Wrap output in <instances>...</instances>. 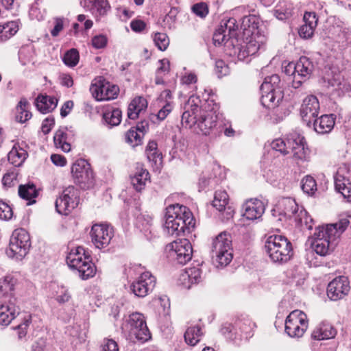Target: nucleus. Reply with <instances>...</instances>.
Returning <instances> with one entry per match:
<instances>
[{
	"label": "nucleus",
	"mask_w": 351,
	"mask_h": 351,
	"mask_svg": "<svg viewBox=\"0 0 351 351\" xmlns=\"http://www.w3.org/2000/svg\"><path fill=\"white\" fill-rule=\"evenodd\" d=\"M58 104V99L55 97L39 95L36 100L35 105L38 111L47 114L53 110Z\"/></svg>",
	"instance_id": "nucleus-30"
},
{
	"label": "nucleus",
	"mask_w": 351,
	"mask_h": 351,
	"mask_svg": "<svg viewBox=\"0 0 351 351\" xmlns=\"http://www.w3.org/2000/svg\"><path fill=\"white\" fill-rule=\"evenodd\" d=\"M271 147L274 150L278 151L283 155H286L289 153V147L287 141L285 142L281 138L275 139L271 142Z\"/></svg>",
	"instance_id": "nucleus-53"
},
{
	"label": "nucleus",
	"mask_w": 351,
	"mask_h": 351,
	"mask_svg": "<svg viewBox=\"0 0 351 351\" xmlns=\"http://www.w3.org/2000/svg\"><path fill=\"white\" fill-rule=\"evenodd\" d=\"M145 27L146 24L142 20H133L130 23V27L135 32H141Z\"/></svg>",
	"instance_id": "nucleus-64"
},
{
	"label": "nucleus",
	"mask_w": 351,
	"mask_h": 351,
	"mask_svg": "<svg viewBox=\"0 0 351 351\" xmlns=\"http://www.w3.org/2000/svg\"><path fill=\"white\" fill-rule=\"evenodd\" d=\"M64 64L69 66H75L79 62V53L75 49H71L64 56Z\"/></svg>",
	"instance_id": "nucleus-51"
},
{
	"label": "nucleus",
	"mask_w": 351,
	"mask_h": 351,
	"mask_svg": "<svg viewBox=\"0 0 351 351\" xmlns=\"http://www.w3.org/2000/svg\"><path fill=\"white\" fill-rule=\"evenodd\" d=\"M302 191L308 195H313L317 191L315 180L311 176H305L301 182Z\"/></svg>",
	"instance_id": "nucleus-47"
},
{
	"label": "nucleus",
	"mask_w": 351,
	"mask_h": 351,
	"mask_svg": "<svg viewBox=\"0 0 351 351\" xmlns=\"http://www.w3.org/2000/svg\"><path fill=\"white\" fill-rule=\"evenodd\" d=\"M202 334L200 327L197 326L189 327L184 333L185 341L187 344L193 346L199 341Z\"/></svg>",
	"instance_id": "nucleus-40"
},
{
	"label": "nucleus",
	"mask_w": 351,
	"mask_h": 351,
	"mask_svg": "<svg viewBox=\"0 0 351 351\" xmlns=\"http://www.w3.org/2000/svg\"><path fill=\"white\" fill-rule=\"evenodd\" d=\"M319 102L314 95L307 96L301 105L300 112L302 119L308 127L312 121L317 117L319 112Z\"/></svg>",
	"instance_id": "nucleus-20"
},
{
	"label": "nucleus",
	"mask_w": 351,
	"mask_h": 351,
	"mask_svg": "<svg viewBox=\"0 0 351 351\" xmlns=\"http://www.w3.org/2000/svg\"><path fill=\"white\" fill-rule=\"evenodd\" d=\"M18 31V27L14 21L0 25V42H4L14 36Z\"/></svg>",
	"instance_id": "nucleus-43"
},
{
	"label": "nucleus",
	"mask_w": 351,
	"mask_h": 351,
	"mask_svg": "<svg viewBox=\"0 0 351 351\" xmlns=\"http://www.w3.org/2000/svg\"><path fill=\"white\" fill-rule=\"evenodd\" d=\"M261 101L267 108L278 106L283 99V92L280 86V79L278 75L266 77L260 87Z\"/></svg>",
	"instance_id": "nucleus-6"
},
{
	"label": "nucleus",
	"mask_w": 351,
	"mask_h": 351,
	"mask_svg": "<svg viewBox=\"0 0 351 351\" xmlns=\"http://www.w3.org/2000/svg\"><path fill=\"white\" fill-rule=\"evenodd\" d=\"M317 18L314 12H306L304 15V25L299 29V34L303 38H310L314 34L317 25Z\"/></svg>",
	"instance_id": "nucleus-28"
},
{
	"label": "nucleus",
	"mask_w": 351,
	"mask_h": 351,
	"mask_svg": "<svg viewBox=\"0 0 351 351\" xmlns=\"http://www.w3.org/2000/svg\"><path fill=\"white\" fill-rule=\"evenodd\" d=\"M16 298L0 299V325L8 326L19 314V308L16 304Z\"/></svg>",
	"instance_id": "nucleus-22"
},
{
	"label": "nucleus",
	"mask_w": 351,
	"mask_h": 351,
	"mask_svg": "<svg viewBox=\"0 0 351 351\" xmlns=\"http://www.w3.org/2000/svg\"><path fill=\"white\" fill-rule=\"evenodd\" d=\"M160 66L156 70V73L158 74L165 75L169 73L170 69V63L168 59L164 58L159 60Z\"/></svg>",
	"instance_id": "nucleus-62"
},
{
	"label": "nucleus",
	"mask_w": 351,
	"mask_h": 351,
	"mask_svg": "<svg viewBox=\"0 0 351 351\" xmlns=\"http://www.w3.org/2000/svg\"><path fill=\"white\" fill-rule=\"evenodd\" d=\"M173 110V104L171 101H167L165 103L161 109L156 114H153L151 119L153 121H155L154 119H158L161 121L165 119V118L168 116V114Z\"/></svg>",
	"instance_id": "nucleus-52"
},
{
	"label": "nucleus",
	"mask_w": 351,
	"mask_h": 351,
	"mask_svg": "<svg viewBox=\"0 0 351 351\" xmlns=\"http://www.w3.org/2000/svg\"><path fill=\"white\" fill-rule=\"evenodd\" d=\"M27 156V152L20 147L14 146L8 155L9 162L15 167L21 166Z\"/></svg>",
	"instance_id": "nucleus-36"
},
{
	"label": "nucleus",
	"mask_w": 351,
	"mask_h": 351,
	"mask_svg": "<svg viewBox=\"0 0 351 351\" xmlns=\"http://www.w3.org/2000/svg\"><path fill=\"white\" fill-rule=\"evenodd\" d=\"M66 263L71 268L76 269L84 280L93 277L95 274L96 267L82 247L72 250L66 256Z\"/></svg>",
	"instance_id": "nucleus-7"
},
{
	"label": "nucleus",
	"mask_w": 351,
	"mask_h": 351,
	"mask_svg": "<svg viewBox=\"0 0 351 351\" xmlns=\"http://www.w3.org/2000/svg\"><path fill=\"white\" fill-rule=\"evenodd\" d=\"M292 6L286 1H280L274 9V15L279 20H285L291 15Z\"/></svg>",
	"instance_id": "nucleus-39"
},
{
	"label": "nucleus",
	"mask_w": 351,
	"mask_h": 351,
	"mask_svg": "<svg viewBox=\"0 0 351 351\" xmlns=\"http://www.w3.org/2000/svg\"><path fill=\"white\" fill-rule=\"evenodd\" d=\"M84 8L96 17L104 16L110 10L108 0H83Z\"/></svg>",
	"instance_id": "nucleus-27"
},
{
	"label": "nucleus",
	"mask_w": 351,
	"mask_h": 351,
	"mask_svg": "<svg viewBox=\"0 0 351 351\" xmlns=\"http://www.w3.org/2000/svg\"><path fill=\"white\" fill-rule=\"evenodd\" d=\"M238 25L235 19L230 18L227 21H222L219 27L213 34L214 44L215 45H221L229 39L235 37Z\"/></svg>",
	"instance_id": "nucleus-18"
},
{
	"label": "nucleus",
	"mask_w": 351,
	"mask_h": 351,
	"mask_svg": "<svg viewBox=\"0 0 351 351\" xmlns=\"http://www.w3.org/2000/svg\"><path fill=\"white\" fill-rule=\"evenodd\" d=\"M156 283V278L149 271H145L130 285V291L137 297L144 298L152 292Z\"/></svg>",
	"instance_id": "nucleus-16"
},
{
	"label": "nucleus",
	"mask_w": 351,
	"mask_h": 351,
	"mask_svg": "<svg viewBox=\"0 0 351 351\" xmlns=\"http://www.w3.org/2000/svg\"><path fill=\"white\" fill-rule=\"evenodd\" d=\"M338 41L342 44H351V29H341L338 34Z\"/></svg>",
	"instance_id": "nucleus-56"
},
{
	"label": "nucleus",
	"mask_w": 351,
	"mask_h": 351,
	"mask_svg": "<svg viewBox=\"0 0 351 351\" xmlns=\"http://www.w3.org/2000/svg\"><path fill=\"white\" fill-rule=\"evenodd\" d=\"M127 326L131 339H136L141 342L151 339V333L147 328L145 317L140 313H132L128 321Z\"/></svg>",
	"instance_id": "nucleus-9"
},
{
	"label": "nucleus",
	"mask_w": 351,
	"mask_h": 351,
	"mask_svg": "<svg viewBox=\"0 0 351 351\" xmlns=\"http://www.w3.org/2000/svg\"><path fill=\"white\" fill-rule=\"evenodd\" d=\"M107 44V38L104 35L95 36L92 39V45L96 49H101Z\"/></svg>",
	"instance_id": "nucleus-60"
},
{
	"label": "nucleus",
	"mask_w": 351,
	"mask_h": 351,
	"mask_svg": "<svg viewBox=\"0 0 351 351\" xmlns=\"http://www.w3.org/2000/svg\"><path fill=\"white\" fill-rule=\"evenodd\" d=\"M156 46L160 51H165L169 45V39L165 33L157 32L153 38Z\"/></svg>",
	"instance_id": "nucleus-49"
},
{
	"label": "nucleus",
	"mask_w": 351,
	"mask_h": 351,
	"mask_svg": "<svg viewBox=\"0 0 351 351\" xmlns=\"http://www.w3.org/2000/svg\"><path fill=\"white\" fill-rule=\"evenodd\" d=\"M289 151L291 150L293 157L296 160L304 161L308 157V149L306 145L304 137L294 133L287 138Z\"/></svg>",
	"instance_id": "nucleus-21"
},
{
	"label": "nucleus",
	"mask_w": 351,
	"mask_h": 351,
	"mask_svg": "<svg viewBox=\"0 0 351 351\" xmlns=\"http://www.w3.org/2000/svg\"><path fill=\"white\" fill-rule=\"evenodd\" d=\"M229 197L228 193L225 191H217L215 192L213 205L219 212L223 210V208L228 205Z\"/></svg>",
	"instance_id": "nucleus-45"
},
{
	"label": "nucleus",
	"mask_w": 351,
	"mask_h": 351,
	"mask_svg": "<svg viewBox=\"0 0 351 351\" xmlns=\"http://www.w3.org/2000/svg\"><path fill=\"white\" fill-rule=\"evenodd\" d=\"M211 256L213 263L219 267L228 265L232 259L231 237L222 232L215 237L212 242Z\"/></svg>",
	"instance_id": "nucleus-5"
},
{
	"label": "nucleus",
	"mask_w": 351,
	"mask_h": 351,
	"mask_svg": "<svg viewBox=\"0 0 351 351\" xmlns=\"http://www.w3.org/2000/svg\"><path fill=\"white\" fill-rule=\"evenodd\" d=\"M193 12L201 18L205 17L208 13V8L205 3H199L192 7Z\"/></svg>",
	"instance_id": "nucleus-55"
},
{
	"label": "nucleus",
	"mask_w": 351,
	"mask_h": 351,
	"mask_svg": "<svg viewBox=\"0 0 351 351\" xmlns=\"http://www.w3.org/2000/svg\"><path fill=\"white\" fill-rule=\"evenodd\" d=\"M220 117L216 112L210 111L199 114L196 123V128L204 135L217 134L222 132L223 128L219 123Z\"/></svg>",
	"instance_id": "nucleus-15"
},
{
	"label": "nucleus",
	"mask_w": 351,
	"mask_h": 351,
	"mask_svg": "<svg viewBox=\"0 0 351 351\" xmlns=\"http://www.w3.org/2000/svg\"><path fill=\"white\" fill-rule=\"evenodd\" d=\"M265 210L264 203L258 199H247L242 206L243 216L248 220L259 219Z\"/></svg>",
	"instance_id": "nucleus-24"
},
{
	"label": "nucleus",
	"mask_w": 351,
	"mask_h": 351,
	"mask_svg": "<svg viewBox=\"0 0 351 351\" xmlns=\"http://www.w3.org/2000/svg\"><path fill=\"white\" fill-rule=\"evenodd\" d=\"M30 104L25 99H21L16 106V119L21 123H24L32 117L29 111Z\"/></svg>",
	"instance_id": "nucleus-38"
},
{
	"label": "nucleus",
	"mask_w": 351,
	"mask_h": 351,
	"mask_svg": "<svg viewBox=\"0 0 351 351\" xmlns=\"http://www.w3.org/2000/svg\"><path fill=\"white\" fill-rule=\"evenodd\" d=\"M336 116L333 114H324L319 118H315L311 123L315 131L321 134H328L333 129Z\"/></svg>",
	"instance_id": "nucleus-26"
},
{
	"label": "nucleus",
	"mask_w": 351,
	"mask_h": 351,
	"mask_svg": "<svg viewBox=\"0 0 351 351\" xmlns=\"http://www.w3.org/2000/svg\"><path fill=\"white\" fill-rule=\"evenodd\" d=\"M59 295L56 297V300L60 304L67 302L71 299V295L64 287H61Z\"/></svg>",
	"instance_id": "nucleus-61"
},
{
	"label": "nucleus",
	"mask_w": 351,
	"mask_h": 351,
	"mask_svg": "<svg viewBox=\"0 0 351 351\" xmlns=\"http://www.w3.org/2000/svg\"><path fill=\"white\" fill-rule=\"evenodd\" d=\"M64 21V18L58 17L54 19V27L51 30L52 36L56 37L58 36L59 33L63 29Z\"/></svg>",
	"instance_id": "nucleus-57"
},
{
	"label": "nucleus",
	"mask_w": 351,
	"mask_h": 351,
	"mask_svg": "<svg viewBox=\"0 0 351 351\" xmlns=\"http://www.w3.org/2000/svg\"><path fill=\"white\" fill-rule=\"evenodd\" d=\"M295 64L297 76L304 79V80L308 79L314 69V65L310 59L302 56Z\"/></svg>",
	"instance_id": "nucleus-33"
},
{
	"label": "nucleus",
	"mask_w": 351,
	"mask_h": 351,
	"mask_svg": "<svg viewBox=\"0 0 351 351\" xmlns=\"http://www.w3.org/2000/svg\"><path fill=\"white\" fill-rule=\"evenodd\" d=\"M80 202L79 191L73 186L64 189L62 195L56 201V208L58 213L67 215L77 206Z\"/></svg>",
	"instance_id": "nucleus-14"
},
{
	"label": "nucleus",
	"mask_w": 351,
	"mask_h": 351,
	"mask_svg": "<svg viewBox=\"0 0 351 351\" xmlns=\"http://www.w3.org/2000/svg\"><path fill=\"white\" fill-rule=\"evenodd\" d=\"M136 226L141 231L152 232V218L149 215H141L137 217Z\"/></svg>",
	"instance_id": "nucleus-48"
},
{
	"label": "nucleus",
	"mask_w": 351,
	"mask_h": 351,
	"mask_svg": "<svg viewBox=\"0 0 351 351\" xmlns=\"http://www.w3.org/2000/svg\"><path fill=\"white\" fill-rule=\"evenodd\" d=\"M16 181V174L14 172L7 173L2 179V183L4 186L11 187L14 186Z\"/></svg>",
	"instance_id": "nucleus-59"
},
{
	"label": "nucleus",
	"mask_w": 351,
	"mask_h": 351,
	"mask_svg": "<svg viewBox=\"0 0 351 351\" xmlns=\"http://www.w3.org/2000/svg\"><path fill=\"white\" fill-rule=\"evenodd\" d=\"M67 134L63 129L56 131L53 141L56 147L60 148L64 152H69L71 150V145L67 143Z\"/></svg>",
	"instance_id": "nucleus-42"
},
{
	"label": "nucleus",
	"mask_w": 351,
	"mask_h": 351,
	"mask_svg": "<svg viewBox=\"0 0 351 351\" xmlns=\"http://www.w3.org/2000/svg\"><path fill=\"white\" fill-rule=\"evenodd\" d=\"M30 245L28 232L23 228L16 229L12 234L6 254L10 258L22 260L28 253Z\"/></svg>",
	"instance_id": "nucleus-8"
},
{
	"label": "nucleus",
	"mask_w": 351,
	"mask_h": 351,
	"mask_svg": "<svg viewBox=\"0 0 351 351\" xmlns=\"http://www.w3.org/2000/svg\"><path fill=\"white\" fill-rule=\"evenodd\" d=\"M101 347L102 351H119L117 342L112 339H105Z\"/></svg>",
	"instance_id": "nucleus-58"
},
{
	"label": "nucleus",
	"mask_w": 351,
	"mask_h": 351,
	"mask_svg": "<svg viewBox=\"0 0 351 351\" xmlns=\"http://www.w3.org/2000/svg\"><path fill=\"white\" fill-rule=\"evenodd\" d=\"M166 250L171 258L181 265L186 264L192 258V245L190 241L186 239L171 242L167 245Z\"/></svg>",
	"instance_id": "nucleus-11"
},
{
	"label": "nucleus",
	"mask_w": 351,
	"mask_h": 351,
	"mask_svg": "<svg viewBox=\"0 0 351 351\" xmlns=\"http://www.w3.org/2000/svg\"><path fill=\"white\" fill-rule=\"evenodd\" d=\"M16 279L11 275L5 276L0 278V293L2 294V298H10L13 296Z\"/></svg>",
	"instance_id": "nucleus-35"
},
{
	"label": "nucleus",
	"mask_w": 351,
	"mask_h": 351,
	"mask_svg": "<svg viewBox=\"0 0 351 351\" xmlns=\"http://www.w3.org/2000/svg\"><path fill=\"white\" fill-rule=\"evenodd\" d=\"M265 248L269 257L274 263H285L293 256L292 244L282 235L273 234L268 237L265 244Z\"/></svg>",
	"instance_id": "nucleus-4"
},
{
	"label": "nucleus",
	"mask_w": 351,
	"mask_h": 351,
	"mask_svg": "<svg viewBox=\"0 0 351 351\" xmlns=\"http://www.w3.org/2000/svg\"><path fill=\"white\" fill-rule=\"evenodd\" d=\"M142 136L135 129H130L126 132L125 138L128 143L132 147H136L141 144Z\"/></svg>",
	"instance_id": "nucleus-50"
},
{
	"label": "nucleus",
	"mask_w": 351,
	"mask_h": 351,
	"mask_svg": "<svg viewBox=\"0 0 351 351\" xmlns=\"http://www.w3.org/2000/svg\"><path fill=\"white\" fill-rule=\"evenodd\" d=\"M349 224L346 219L326 226H319L315 229L312 246L320 256H326L332 250L337 244V239L345 231Z\"/></svg>",
	"instance_id": "nucleus-2"
},
{
	"label": "nucleus",
	"mask_w": 351,
	"mask_h": 351,
	"mask_svg": "<svg viewBox=\"0 0 351 351\" xmlns=\"http://www.w3.org/2000/svg\"><path fill=\"white\" fill-rule=\"evenodd\" d=\"M147 107V101L143 97H138L132 100L128 108V117L130 119H136Z\"/></svg>",
	"instance_id": "nucleus-32"
},
{
	"label": "nucleus",
	"mask_w": 351,
	"mask_h": 351,
	"mask_svg": "<svg viewBox=\"0 0 351 351\" xmlns=\"http://www.w3.org/2000/svg\"><path fill=\"white\" fill-rule=\"evenodd\" d=\"M280 206H282V214L289 217L292 218L299 210V206L295 201L291 198H284L279 203Z\"/></svg>",
	"instance_id": "nucleus-41"
},
{
	"label": "nucleus",
	"mask_w": 351,
	"mask_h": 351,
	"mask_svg": "<svg viewBox=\"0 0 351 351\" xmlns=\"http://www.w3.org/2000/svg\"><path fill=\"white\" fill-rule=\"evenodd\" d=\"M90 91L93 97L97 101H107L114 99L117 97L119 88L99 77L92 82Z\"/></svg>",
	"instance_id": "nucleus-13"
},
{
	"label": "nucleus",
	"mask_w": 351,
	"mask_h": 351,
	"mask_svg": "<svg viewBox=\"0 0 351 351\" xmlns=\"http://www.w3.org/2000/svg\"><path fill=\"white\" fill-rule=\"evenodd\" d=\"M38 192L36 189V186L32 183L21 184L19 187V196L23 199L29 201L28 204L35 203L36 201L33 199L38 196Z\"/></svg>",
	"instance_id": "nucleus-37"
},
{
	"label": "nucleus",
	"mask_w": 351,
	"mask_h": 351,
	"mask_svg": "<svg viewBox=\"0 0 351 351\" xmlns=\"http://www.w3.org/2000/svg\"><path fill=\"white\" fill-rule=\"evenodd\" d=\"M350 169L346 166L338 169L335 176V187L337 192L341 193L344 198L351 196V182L347 175Z\"/></svg>",
	"instance_id": "nucleus-23"
},
{
	"label": "nucleus",
	"mask_w": 351,
	"mask_h": 351,
	"mask_svg": "<svg viewBox=\"0 0 351 351\" xmlns=\"http://www.w3.org/2000/svg\"><path fill=\"white\" fill-rule=\"evenodd\" d=\"M184 287L190 289L193 285L199 283L202 280V271L199 267L188 268L180 276Z\"/></svg>",
	"instance_id": "nucleus-29"
},
{
	"label": "nucleus",
	"mask_w": 351,
	"mask_h": 351,
	"mask_svg": "<svg viewBox=\"0 0 351 351\" xmlns=\"http://www.w3.org/2000/svg\"><path fill=\"white\" fill-rule=\"evenodd\" d=\"M194 226L195 219L186 206L178 204L166 208L165 228L168 234L180 235Z\"/></svg>",
	"instance_id": "nucleus-3"
},
{
	"label": "nucleus",
	"mask_w": 351,
	"mask_h": 351,
	"mask_svg": "<svg viewBox=\"0 0 351 351\" xmlns=\"http://www.w3.org/2000/svg\"><path fill=\"white\" fill-rule=\"evenodd\" d=\"M258 20L254 15L246 16L243 18L241 27L244 34L247 35L246 42L235 49L234 54L240 60H245L252 56L264 51L266 48L267 37L261 32L258 26Z\"/></svg>",
	"instance_id": "nucleus-1"
},
{
	"label": "nucleus",
	"mask_w": 351,
	"mask_h": 351,
	"mask_svg": "<svg viewBox=\"0 0 351 351\" xmlns=\"http://www.w3.org/2000/svg\"><path fill=\"white\" fill-rule=\"evenodd\" d=\"M92 242L96 247H106L113 237L112 228L107 224H95L90 230Z\"/></svg>",
	"instance_id": "nucleus-17"
},
{
	"label": "nucleus",
	"mask_w": 351,
	"mask_h": 351,
	"mask_svg": "<svg viewBox=\"0 0 351 351\" xmlns=\"http://www.w3.org/2000/svg\"><path fill=\"white\" fill-rule=\"evenodd\" d=\"M292 218L301 226L305 225L307 228H312L311 225L308 223L309 222H311L313 219L310 216L308 215L306 210L303 208H299V210L297 211L295 215L293 216Z\"/></svg>",
	"instance_id": "nucleus-46"
},
{
	"label": "nucleus",
	"mask_w": 351,
	"mask_h": 351,
	"mask_svg": "<svg viewBox=\"0 0 351 351\" xmlns=\"http://www.w3.org/2000/svg\"><path fill=\"white\" fill-rule=\"evenodd\" d=\"M13 216L12 208L6 203L0 201V219L10 220Z\"/></svg>",
	"instance_id": "nucleus-54"
},
{
	"label": "nucleus",
	"mask_w": 351,
	"mask_h": 351,
	"mask_svg": "<svg viewBox=\"0 0 351 351\" xmlns=\"http://www.w3.org/2000/svg\"><path fill=\"white\" fill-rule=\"evenodd\" d=\"M337 334L336 330L329 323L320 324L312 332V337L317 340L332 339Z\"/></svg>",
	"instance_id": "nucleus-31"
},
{
	"label": "nucleus",
	"mask_w": 351,
	"mask_h": 351,
	"mask_svg": "<svg viewBox=\"0 0 351 351\" xmlns=\"http://www.w3.org/2000/svg\"><path fill=\"white\" fill-rule=\"evenodd\" d=\"M201 109L199 106L195 104V98L191 97L184 106V111L182 115V123L186 127L192 128L195 126L200 114Z\"/></svg>",
	"instance_id": "nucleus-25"
},
{
	"label": "nucleus",
	"mask_w": 351,
	"mask_h": 351,
	"mask_svg": "<svg viewBox=\"0 0 351 351\" xmlns=\"http://www.w3.org/2000/svg\"><path fill=\"white\" fill-rule=\"evenodd\" d=\"M121 111L115 108L112 110H108L104 113V119L105 122L110 126L118 125L121 121Z\"/></svg>",
	"instance_id": "nucleus-44"
},
{
	"label": "nucleus",
	"mask_w": 351,
	"mask_h": 351,
	"mask_svg": "<svg viewBox=\"0 0 351 351\" xmlns=\"http://www.w3.org/2000/svg\"><path fill=\"white\" fill-rule=\"evenodd\" d=\"M216 72L219 77L226 75L228 72V67L223 60H217L215 63Z\"/></svg>",
	"instance_id": "nucleus-63"
},
{
	"label": "nucleus",
	"mask_w": 351,
	"mask_h": 351,
	"mask_svg": "<svg viewBox=\"0 0 351 351\" xmlns=\"http://www.w3.org/2000/svg\"><path fill=\"white\" fill-rule=\"evenodd\" d=\"M350 282L347 277L339 276L329 282L327 287V295L333 301L344 298L350 292Z\"/></svg>",
	"instance_id": "nucleus-19"
},
{
	"label": "nucleus",
	"mask_w": 351,
	"mask_h": 351,
	"mask_svg": "<svg viewBox=\"0 0 351 351\" xmlns=\"http://www.w3.org/2000/svg\"><path fill=\"white\" fill-rule=\"evenodd\" d=\"M307 328V317L304 312L295 310L287 316L285 321V332L289 337H301Z\"/></svg>",
	"instance_id": "nucleus-10"
},
{
	"label": "nucleus",
	"mask_w": 351,
	"mask_h": 351,
	"mask_svg": "<svg viewBox=\"0 0 351 351\" xmlns=\"http://www.w3.org/2000/svg\"><path fill=\"white\" fill-rule=\"evenodd\" d=\"M71 173L75 182L82 189H89L93 185V173L86 160H77L72 166Z\"/></svg>",
	"instance_id": "nucleus-12"
},
{
	"label": "nucleus",
	"mask_w": 351,
	"mask_h": 351,
	"mask_svg": "<svg viewBox=\"0 0 351 351\" xmlns=\"http://www.w3.org/2000/svg\"><path fill=\"white\" fill-rule=\"evenodd\" d=\"M131 183L136 191L144 189L147 182L149 180V172L142 167H137L136 171L131 176Z\"/></svg>",
	"instance_id": "nucleus-34"
}]
</instances>
